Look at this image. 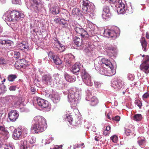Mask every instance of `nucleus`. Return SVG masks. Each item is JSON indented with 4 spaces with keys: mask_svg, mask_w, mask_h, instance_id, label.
<instances>
[{
    "mask_svg": "<svg viewBox=\"0 0 149 149\" xmlns=\"http://www.w3.org/2000/svg\"><path fill=\"white\" fill-rule=\"evenodd\" d=\"M149 97V93H145L142 96V98L143 99L147 98Z\"/></svg>",
    "mask_w": 149,
    "mask_h": 149,
    "instance_id": "obj_53",
    "label": "nucleus"
},
{
    "mask_svg": "<svg viewBox=\"0 0 149 149\" xmlns=\"http://www.w3.org/2000/svg\"><path fill=\"white\" fill-rule=\"evenodd\" d=\"M57 44V45H58L59 46V50L60 52H62L64 51L65 50V47L64 46H63L62 44H61L60 42L57 40V42L56 43Z\"/></svg>",
    "mask_w": 149,
    "mask_h": 149,
    "instance_id": "obj_40",
    "label": "nucleus"
},
{
    "mask_svg": "<svg viewBox=\"0 0 149 149\" xmlns=\"http://www.w3.org/2000/svg\"><path fill=\"white\" fill-rule=\"evenodd\" d=\"M17 47L19 49L24 51H27L29 48V44L25 42L18 44Z\"/></svg>",
    "mask_w": 149,
    "mask_h": 149,
    "instance_id": "obj_24",
    "label": "nucleus"
},
{
    "mask_svg": "<svg viewBox=\"0 0 149 149\" xmlns=\"http://www.w3.org/2000/svg\"><path fill=\"white\" fill-rule=\"evenodd\" d=\"M81 66V64L78 63H76L73 65L71 70L72 73L78 75L79 73V71L81 70H80Z\"/></svg>",
    "mask_w": 149,
    "mask_h": 149,
    "instance_id": "obj_23",
    "label": "nucleus"
},
{
    "mask_svg": "<svg viewBox=\"0 0 149 149\" xmlns=\"http://www.w3.org/2000/svg\"><path fill=\"white\" fill-rule=\"evenodd\" d=\"M141 43L143 50L145 52L146 51L147 43L145 40L144 38H142Z\"/></svg>",
    "mask_w": 149,
    "mask_h": 149,
    "instance_id": "obj_37",
    "label": "nucleus"
},
{
    "mask_svg": "<svg viewBox=\"0 0 149 149\" xmlns=\"http://www.w3.org/2000/svg\"><path fill=\"white\" fill-rule=\"evenodd\" d=\"M6 102H11L13 101L14 100L15 102V104H19V102H15V101L17 100H18V98L17 97H15V96H9L6 97Z\"/></svg>",
    "mask_w": 149,
    "mask_h": 149,
    "instance_id": "obj_28",
    "label": "nucleus"
},
{
    "mask_svg": "<svg viewBox=\"0 0 149 149\" xmlns=\"http://www.w3.org/2000/svg\"><path fill=\"white\" fill-rule=\"evenodd\" d=\"M111 14L110 12L109 7L105 5L103 8L102 16L104 20H107L110 18Z\"/></svg>",
    "mask_w": 149,
    "mask_h": 149,
    "instance_id": "obj_17",
    "label": "nucleus"
},
{
    "mask_svg": "<svg viewBox=\"0 0 149 149\" xmlns=\"http://www.w3.org/2000/svg\"><path fill=\"white\" fill-rule=\"evenodd\" d=\"M74 42L75 45L77 46H80L82 44V40L76 36L74 38Z\"/></svg>",
    "mask_w": 149,
    "mask_h": 149,
    "instance_id": "obj_32",
    "label": "nucleus"
},
{
    "mask_svg": "<svg viewBox=\"0 0 149 149\" xmlns=\"http://www.w3.org/2000/svg\"><path fill=\"white\" fill-rule=\"evenodd\" d=\"M95 85L96 87L97 88H99L101 86V83L99 82H95Z\"/></svg>",
    "mask_w": 149,
    "mask_h": 149,
    "instance_id": "obj_57",
    "label": "nucleus"
},
{
    "mask_svg": "<svg viewBox=\"0 0 149 149\" xmlns=\"http://www.w3.org/2000/svg\"><path fill=\"white\" fill-rule=\"evenodd\" d=\"M47 127L45 119L42 116H38L33 120L31 130L38 133L44 131Z\"/></svg>",
    "mask_w": 149,
    "mask_h": 149,
    "instance_id": "obj_1",
    "label": "nucleus"
},
{
    "mask_svg": "<svg viewBox=\"0 0 149 149\" xmlns=\"http://www.w3.org/2000/svg\"><path fill=\"white\" fill-rule=\"evenodd\" d=\"M52 13L53 15H56L59 12V7L57 6H55L51 8Z\"/></svg>",
    "mask_w": 149,
    "mask_h": 149,
    "instance_id": "obj_34",
    "label": "nucleus"
},
{
    "mask_svg": "<svg viewBox=\"0 0 149 149\" xmlns=\"http://www.w3.org/2000/svg\"><path fill=\"white\" fill-rule=\"evenodd\" d=\"M1 138L2 139H4L5 140L7 139L9 137V134L8 132L6 130H4L3 131V132H1Z\"/></svg>",
    "mask_w": 149,
    "mask_h": 149,
    "instance_id": "obj_33",
    "label": "nucleus"
},
{
    "mask_svg": "<svg viewBox=\"0 0 149 149\" xmlns=\"http://www.w3.org/2000/svg\"><path fill=\"white\" fill-rule=\"evenodd\" d=\"M120 118L119 116H116L113 118V120L116 121H118L120 120Z\"/></svg>",
    "mask_w": 149,
    "mask_h": 149,
    "instance_id": "obj_60",
    "label": "nucleus"
},
{
    "mask_svg": "<svg viewBox=\"0 0 149 149\" xmlns=\"http://www.w3.org/2000/svg\"><path fill=\"white\" fill-rule=\"evenodd\" d=\"M59 24L63 25L62 26L63 28H66L68 26V24L67 23V20L64 19H61Z\"/></svg>",
    "mask_w": 149,
    "mask_h": 149,
    "instance_id": "obj_39",
    "label": "nucleus"
},
{
    "mask_svg": "<svg viewBox=\"0 0 149 149\" xmlns=\"http://www.w3.org/2000/svg\"><path fill=\"white\" fill-rule=\"evenodd\" d=\"M133 119L136 121H141L142 119V116L141 114H136L133 116Z\"/></svg>",
    "mask_w": 149,
    "mask_h": 149,
    "instance_id": "obj_35",
    "label": "nucleus"
},
{
    "mask_svg": "<svg viewBox=\"0 0 149 149\" xmlns=\"http://www.w3.org/2000/svg\"><path fill=\"white\" fill-rule=\"evenodd\" d=\"M74 56L71 54H66L62 57L64 62L69 64H70L71 61L74 60Z\"/></svg>",
    "mask_w": 149,
    "mask_h": 149,
    "instance_id": "obj_22",
    "label": "nucleus"
},
{
    "mask_svg": "<svg viewBox=\"0 0 149 149\" xmlns=\"http://www.w3.org/2000/svg\"><path fill=\"white\" fill-rule=\"evenodd\" d=\"M16 22H17L16 23L14 24L12 26L13 29L15 31L19 29L20 26L19 23L17 22V21Z\"/></svg>",
    "mask_w": 149,
    "mask_h": 149,
    "instance_id": "obj_41",
    "label": "nucleus"
},
{
    "mask_svg": "<svg viewBox=\"0 0 149 149\" xmlns=\"http://www.w3.org/2000/svg\"><path fill=\"white\" fill-rule=\"evenodd\" d=\"M17 78V76L15 74H11L8 75V79L10 81H13Z\"/></svg>",
    "mask_w": 149,
    "mask_h": 149,
    "instance_id": "obj_38",
    "label": "nucleus"
},
{
    "mask_svg": "<svg viewBox=\"0 0 149 149\" xmlns=\"http://www.w3.org/2000/svg\"><path fill=\"white\" fill-rule=\"evenodd\" d=\"M19 116V113L16 110H12L8 113V118L12 122L15 121L17 119Z\"/></svg>",
    "mask_w": 149,
    "mask_h": 149,
    "instance_id": "obj_19",
    "label": "nucleus"
},
{
    "mask_svg": "<svg viewBox=\"0 0 149 149\" xmlns=\"http://www.w3.org/2000/svg\"><path fill=\"white\" fill-rule=\"evenodd\" d=\"M64 77L66 80L69 82H74L76 80V77L74 76H70L66 73L64 74Z\"/></svg>",
    "mask_w": 149,
    "mask_h": 149,
    "instance_id": "obj_26",
    "label": "nucleus"
},
{
    "mask_svg": "<svg viewBox=\"0 0 149 149\" xmlns=\"http://www.w3.org/2000/svg\"><path fill=\"white\" fill-rule=\"evenodd\" d=\"M140 69L145 73H149V56H146L143 60L142 63L140 66Z\"/></svg>",
    "mask_w": 149,
    "mask_h": 149,
    "instance_id": "obj_13",
    "label": "nucleus"
},
{
    "mask_svg": "<svg viewBox=\"0 0 149 149\" xmlns=\"http://www.w3.org/2000/svg\"><path fill=\"white\" fill-rule=\"evenodd\" d=\"M117 8V12L120 14H123L126 13H132V8H127L121 0H119L116 5Z\"/></svg>",
    "mask_w": 149,
    "mask_h": 149,
    "instance_id": "obj_8",
    "label": "nucleus"
},
{
    "mask_svg": "<svg viewBox=\"0 0 149 149\" xmlns=\"http://www.w3.org/2000/svg\"><path fill=\"white\" fill-rule=\"evenodd\" d=\"M120 31L119 28L116 26L112 28L111 29H106L103 33L104 36L108 37H117L120 33Z\"/></svg>",
    "mask_w": 149,
    "mask_h": 149,
    "instance_id": "obj_10",
    "label": "nucleus"
},
{
    "mask_svg": "<svg viewBox=\"0 0 149 149\" xmlns=\"http://www.w3.org/2000/svg\"><path fill=\"white\" fill-rule=\"evenodd\" d=\"M125 134L127 136L130 135V133H131L132 131L130 129H129L127 128H125Z\"/></svg>",
    "mask_w": 149,
    "mask_h": 149,
    "instance_id": "obj_48",
    "label": "nucleus"
},
{
    "mask_svg": "<svg viewBox=\"0 0 149 149\" xmlns=\"http://www.w3.org/2000/svg\"><path fill=\"white\" fill-rule=\"evenodd\" d=\"M127 78L128 80L132 81L134 79V74L129 73L127 75Z\"/></svg>",
    "mask_w": 149,
    "mask_h": 149,
    "instance_id": "obj_45",
    "label": "nucleus"
},
{
    "mask_svg": "<svg viewBox=\"0 0 149 149\" xmlns=\"http://www.w3.org/2000/svg\"><path fill=\"white\" fill-rule=\"evenodd\" d=\"M4 142L0 139V148H4V149H15L14 146L12 144H8L5 147Z\"/></svg>",
    "mask_w": 149,
    "mask_h": 149,
    "instance_id": "obj_25",
    "label": "nucleus"
},
{
    "mask_svg": "<svg viewBox=\"0 0 149 149\" xmlns=\"http://www.w3.org/2000/svg\"><path fill=\"white\" fill-rule=\"evenodd\" d=\"M6 42L5 45L8 47L11 46L13 43V41L9 40H6Z\"/></svg>",
    "mask_w": 149,
    "mask_h": 149,
    "instance_id": "obj_49",
    "label": "nucleus"
},
{
    "mask_svg": "<svg viewBox=\"0 0 149 149\" xmlns=\"http://www.w3.org/2000/svg\"><path fill=\"white\" fill-rule=\"evenodd\" d=\"M110 139L113 142L115 143H117L118 139L117 136L116 135H113L111 136L110 137Z\"/></svg>",
    "mask_w": 149,
    "mask_h": 149,
    "instance_id": "obj_43",
    "label": "nucleus"
},
{
    "mask_svg": "<svg viewBox=\"0 0 149 149\" xmlns=\"http://www.w3.org/2000/svg\"><path fill=\"white\" fill-rule=\"evenodd\" d=\"M95 27V26L93 24L88 25L87 28L88 32L79 25L75 26L74 29L78 35H80L83 38L86 39L89 36H91V35L93 36L97 33Z\"/></svg>",
    "mask_w": 149,
    "mask_h": 149,
    "instance_id": "obj_2",
    "label": "nucleus"
},
{
    "mask_svg": "<svg viewBox=\"0 0 149 149\" xmlns=\"http://www.w3.org/2000/svg\"><path fill=\"white\" fill-rule=\"evenodd\" d=\"M29 2L30 5L27 6L28 9H31V7H32L35 9L38 10V6L40 4V0H30Z\"/></svg>",
    "mask_w": 149,
    "mask_h": 149,
    "instance_id": "obj_21",
    "label": "nucleus"
},
{
    "mask_svg": "<svg viewBox=\"0 0 149 149\" xmlns=\"http://www.w3.org/2000/svg\"><path fill=\"white\" fill-rule=\"evenodd\" d=\"M6 40L0 39V43L2 45H5L6 42Z\"/></svg>",
    "mask_w": 149,
    "mask_h": 149,
    "instance_id": "obj_61",
    "label": "nucleus"
},
{
    "mask_svg": "<svg viewBox=\"0 0 149 149\" xmlns=\"http://www.w3.org/2000/svg\"><path fill=\"white\" fill-rule=\"evenodd\" d=\"M5 130L4 127L2 126H0V134H1L3 131Z\"/></svg>",
    "mask_w": 149,
    "mask_h": 149,
    "instance_id": "obj_62",
    "label": "nucleus"
},
{
    "mask_svg": "<svg viewBox=\"0 0 149 149\" xmlns=\"http://www.w3.org/2000/svg\"><path fill=\"white\" fill-rule=\"evenodd\" d=\"M36 101L38 106L45 111H49L50 110V104L47 101L40 97H37Z\"/></svg>",
    "mask_w": 149,
    "mask_h": 149,
    "instance_id": "obj_9",
    "label": "nucleus"
},
{
    "mask_svg": "<svg viewBox=\"0 0 149 149\" xmlns=\"http://www.w3.org/2000/svg\"><path fill=\"white\" fill-rule=\"evenodd\" d=\"M94 125H93L92 126H90L89 127L88 126H87V128L88 129H89V128H90L91 129V130L92 131H93L94 132H96V127Z\"/></svg>",
    "mask_w": 149,
    "mask_h": 149,
    "instance_id": "obj_50",
    "label": "nucleus"
},
{
    "mask_svg": "<svg viewBox=\"0 0 149 149\" xmlns=\"http://www.w3.org/2000/svg\"><path fill=\"white\" fill-rule=\"evenodd\" d=\"M24 16L23 13L21 12L8 10L4 14L2 18L5 22H16L20 18H24Z\"/></svg>",
    "mask_w": 149,
    "mask_h": 149,
    "instance_id": "obj_3",
    "label": "nucleus"
},
{
    "mask_svg": "<svg viewBox=\"0 0 149 149\" xmlns=\"http://www.w3.org/2000/svg\"><path fill=\"white\" fill-rule=\"evenodd\" d=\"M5 88V86L4 85L0 84V94L4 92Z\"/></svg>",
    "mask_w": 149,
    "mask_h": 149,
    "instance_id": "obj_47",
    "label": "nucleus"
},
{
    "mask_svg": "<svg viewBox=\"0 0 149 149\" xmlns=\"http://www.w3.org/2000/svg\"><path fill=\"white\" fill-rule=\"evenodd\" d=\"M18 89L19 88L17 87V86H12L9 87V90L10 91H15L17 88Z\"/></svg>",
    "mask_w": 149,
    "mask_h": 149,
    "instance_id": "obj_46",
    "label": "nucleus"
},
{
    "mask_svg": "<svg viewBox=\"0 0 149 149\" xmlns=\"http://www.w3.org/2000/svg\"><path fill=\"white\" fill-rule=\"evenodd\" d=\"M134 103L139 107L140 109L141 108L142 104L141 102L138 99H136Z\"/></svg>",
    "mask_w": 149,
    "mask_h": 149,
    "instance_id": "obj_42",
    "label": "nucleus"
},
{
    "mask_svg": "<svg viewBox=\"0 0 149 149\" xmlns=\"http://www.w3.org/2000/svg\"><path fill=\"white\" fill-rule=\"evenodd\" d=\"M52 138H47L46 139V142L45 144H48L50 143L53 140Z\"/></svg>",
    "mask_w": 149,
    "mask_h": 149,
    "instance_id": "obj_51",
    "label": "nucleus"
},
{
    "mask_svg": "<svg viewBox=\"0 0 149 149\" xmlns=\"http://www.w3.org/2000/svg\"><path fill=\"white\" fill-rule=\"evenodd\" d=\"M19 145L20 149H27V142L26 140L21 141Z\"/></svg>",
    "mask_w": 149,
    "mask_h": 149,
    "instance_id": "obj_30",
    "label": "nucleus"
},
{
    "mask_svg": "<svg viewBox=\"0 0 149 149\" xmlns=\"http://www.w3.org/2000/svg\"><path fill=\"white\" fill-rule=\"evenodd\" d=\"M62 16H63L65 19H68L70 16L69 13L67 12L64 13H62L61 15Z\"/></svg>",
    "mask_w": 149,
    "mask_h": 149,
    "instance_id": "obj_44",
    "label": "nucleus"
},
{
    "mask_svg": "<svg viewBox=\"0 0 149 149\" xmlns=\"http://www.w3.org/2000/svg\"><path fill=\"white\" fill-rule=\"evenodd\" d=\"M42 81L46 85L50 86L53 87L55 83L51 75L49 74H47L43 75L42 77Z\"/></svg>",
    "mask_w": 149,
    "mask_h": 149,
    "instance_id": "obj_12",
    "label": "nucleus"
},
{
    "mask_svg": "<svg viewBox=\"0 0 149 149\" xmlns=\"http://www.w3.org/2000/svg\"><path fill=\"white\" fill-rule=\"evenodd\" d=\"M72 15L75 17H80L81 15L80 10L78 8H74L72 10Z\"/></svg>",
    "mask_w": 149,
    "mask_h": 149,
    "instance_id": "obj_27",
    "label": "nucleus"
},
{
    "mask_svg": "<svg viewBox=\"0 0 149 149\" xmlns=\"http://www.w3.org/2000/svg\"><path fill=\"white\" fill-rule=\"evenodd\" d=\"M80 147V145L79 144H76L74 146L73 148L76 149L77 148Z\"/></svg>",
    "mask_w": 149,
    "mask_h": 149,
    "instance_id": "obj_63",
    "label": "nucleus"
},
{
    "mask_svg": "<svg viewBox=\"0 0 149 149\" xmlns=\"http://www.w3.org/2000/svg\"><path fill=\"white\" fill-rule=\"evenodd\" d=\"M61 20V19L60 18L56 17L54 19V21L56 23L58 24L60 23Z\"/></svg>",
    "mask_w": 149,
    "mask_h": 149,
    "instance_id": "obj_55",
    "label": "nucleus"
},
{
    "mask_svg": "<svg viewBox=\"0 0 149 149\" xmlns=\"http://www.w3.org/2000/svg\"><path fill=\"white\" fill-rule=\"evenodd\" d=\"M86 92L87 94V96L86 98V100L90 102V104L91 106H95L98 103V100L96 97L94 96L91 97V91L87 90Z\"/></svg>",
    "mask_w": 149,
    "mask_h": 149,
    "instance_id": "obj_15",
    "label": "nucleus"
},
{
    "mask_svg": "<svg viewBox=\"0 0 149 149\" xmlns=\"http://www.w3.org/2000/svg\"><path fill=\"white\" fill-rule=\"evenodd\" d=\"M138 139V140L137 142L139 145L141 147H143L146 143L145 139L143 137H139Z\"/></svg>",
    "mask_w": 149,
    "mask_h": 149,
    "instance_id": "obj_36",
    "label": "nucleus"
},
{
    "mask_svg": "<svg viewBox=\"0 0 149 149\" xmlns=\"http://www.w3.org/2000/svg\"><path fill=\"white\" fill-rule=\"evenodd\" d=\"M28 130L23 126L18 127L15 130L13 133V137L15 140L24 138L27 135Z\"/></svg>",
    "mask_w": 149,
    "mask_h": 149,
    "instance_id": "obj_7",
    "label": "nucleus"
},
{
    "mask_svg": "<svg viewBox=\"0 0 149 149\" xmlns=\"http://www.w3.org/2000/svg\"><path fill=\"white\" fill-rule=\"evenodd\" d=\"M81 1L82 12L92 18H94L96 10L94 4L88 0H82Z\"/></svg>",
    "mask_w": 149,
    "mask_h": 149,
    "instance_id": "obj_4",
    "label": "nucleus"
},
{
    "mask_svg": "<svg viewBox=\"0 0 149 149\" xmlns=\"http://www.w3.org/2000/svg\"><path fill=\"white\" fill-rule=\"evenodd\" d=\"M6 61L2 58H0V64H4L6 63Z\"/></svg>",
    "mask_w": 149,
    "mask_h": 149,
    "instance_id": "obj_58",
    "label": "nucleus"
},
{
    "mask_svg": "<svg viewBox=\"0 0 149 149\" xmlns=\"http://www.w3.org/2000/svg\"><path fill=\"white\" fill-rule=\"evenodd\" d=\"M48 56L50 58L53 60L54 62L56 65H60L61 63V61L60 58L52 52H50L48 54Z\"/></svg>",
    "mask_w": 149,
    "mask_h": 149,
    "instance_id": "obj_20",
    "label": "nucleus"
},
{
    "mask_svg": "<svg viewBox=\"0 0 149 149\" xmlns=\"http://www.w3.org/2000/svg\"><path fill=\"white\" fill-rule=\"evenodd\" d=\"M124 82L121 80L118 79L116 80L113 81L111 83V86L116 90L122 88L124 86Z\"/></svg>",
    "mask_w": 149,
    "mask_h": 149,
    "instance_id": "obj_16",
    "label": "nucleus"
},
{
    "mask_svg": "<svg viewBox=\"0 0 149 149\" xmlns=\"http://www.w3.org/2000/svg\"><path fill=\"white\" fill-rule=\"evenodd\" d=\"M20 56V54L19 52H15L14 54L15 57L18 59L19 58Z\"/></svg>",
    "mask_w": 149,
    "mask_h": 149,
    "instance_id": "obj_52",
    "label": "nucleus"
},
{
    "mask_svg": "<svg viewBox=\"0 0 149 149\" xmlns=\"http://www.w3.org/2000/svg\"><path fill=\"white\" fill-rule=\"evenodd\" d=\"M54 79L56 80H58L59 78V74L58 73H56L54 75Z\"/></svg>",
    "mask_w": 149,
    "mask_h": 149,
    "instance_id": "obj_59",
    "label": "nucleus"
},
{
    "mask_svg": "<svg viewBox=\"0 0 149 149\" xmlns=\"http://www.w3.org/2000/svg\"><path fill=\"white\" fill-rule=\"evenodd\" d=\"M106 50L109 55H111L110 53H112L114 50V48L110 44H108L104 47Z\"/></svg>",
    "mask_w": 149,
    "mask_h": 149,
    "instance_id": "obj_29",
    "label": "nucleus"
},
{
    "mask_svg": "<svg viewBox=\"0 0 149 149\" xmlns=\"http://www.w3.org/2000/svg\"><path fill=\"white\" fill-rule=\"evenodd\" d=\"M68 101L72 104H77L81 98V93L75 88L69 89L68 91Z\"/></svg>",
    "mask_w": 149,
    "mask_h": 149,
    "instance_id": "obj_5",
    "label": "nucleus"
},
{
    "mask_svg": "<svg viewBox=\"0 0 149 149\" xmlns=\"http://www.w3.org/2000/svg\"><path fill=\"white\" fill-rule=\"evenodd\" d=\"M35 138L33 137H31V139L29 141V142L31 144H33L35 142Z\"/></svg>",
    "mask_w": 149,
    "mask_h": 149,
    "instance_id": "obj_56",
    "label": "nucleus"
},
{
    "mask_svg": "<svg viewBox=\"0 0 149 149\" xmlns=\"http://www.w3.org/2000/svg\"><path fill=\"white\" fill-rule=\"evenodd\" d=\"M12 2L13 4H19L21 3V1L20 0H12Z\"/></svg>",
    "mask_w": 149,
    "mask_h": 149,
    "instance_id": "obj_54",
    "label": "nucleus"
},
{
    "mask_svg": "<svg viewBox=\"0 0 149 149\" xmlns=\"http://www.w3.org/2000/svg\"><path fill=\"white\" fill-rule=\"evenodd\" d=\"M80 72L82 80L84 83L88 86H92L93 82L90 75L85 70L82 69V70H80Z\"/></svg>",
    "mask_w": 149,
    "mask_h": 149,
    "instance_id": "obj_11",
    "label": "nucleus"
},
{
    "mask_svg": "<svg viewBox=\"0 0 149 149\" xmlns=\"http://www.w3.org/2000/svg\"><path fill=\"white\" fill-rule=\"evenodd\" d=\"M64 118H65V120L68 121L70 125H77L78 124L77 123H76L77 124H74V123H72L73 118L70 115H68L67 114L65 115Z\"/></svg>",
    "mask_w": 149,
    "mask_h": 149,
    "instance_id": "obj_31",
    "label": "nucleus"
},
{
    "mask_svg": "<svg viewBox=\"0 0 149 149\" xmlns=\"http://www.w3.org/2000/svg\"><path fill=\"white\" fill-rule=\"evenodd\" d=\"M62 146L61 145L60 146H56V147L53 148V149H62Z\"/></svg>",
    "mask_w": 149,
    "mask_h": 149,
    "instance_id": "obj_64",
    "label": "nucleus"
},
{
    "mask_svg": "<svg viewBox=\"0 0 149 149\" xmlns=\"http://www.w3.org/2000/svg\"><path fill=\"white\" fill-rule=\"evenodd\" d=\"M47 97H49L54 103H57L59 102L60 100V97L58 94L55 92L53 93L52 94L49 95L47 93L45 95Z\"/></svg>",
    "mask_w": 149,
    "mask_h": 149,
    "instance_id": "obj_18",
    "label": "nucleus"
},
{
    "mask_svg": "<svg viewBox=\"0 0 149 149\" xmlns=\"http://www.w3.org/2000/svg\"><path fill=\"white\" fill-rule=\"evenodd\" d=\"M112 64L110 60L106 58H102L101 60H95L94 65L95 69L100 71L102 68L106 69L110 67L111 68Z\"/></svg>",
    "mask_w": 149,
    "mask_h": 149,
    "instance_id": "obj_6",
    "label": "nucleus"
},
{
    "mask_svg": "<svg viewBox=\"0 0 149 149\" xmlns=\"http://www.w3.org/2000/svg\"><path fill=\"white\" fill-rule=\"evenodd\" d=\"M99 72L100 74L108 76H111L114 75L116 72L115 69H113V65L111 68L109 67L106 69L102 68L101 70Z\"/></svg>",
    "mask_w": 149,
    "mask_h": 149,
    "instance_id": "obj_14",
    "label": "nucleus"
}]
</instances>
